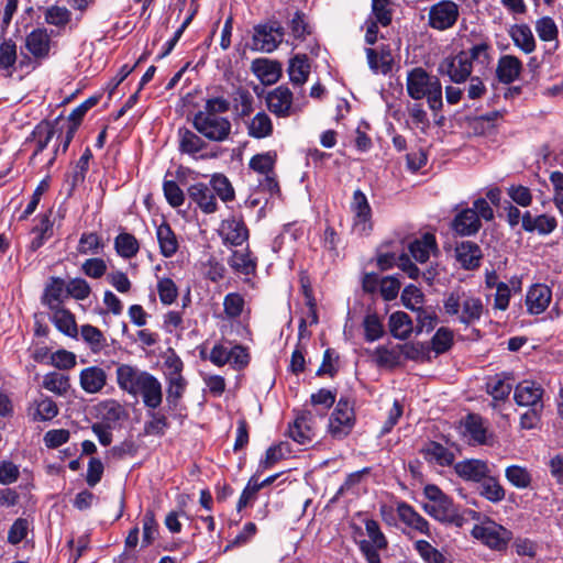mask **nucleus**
I'll use <instances>...</instances> for the list:
<instances>
[{
  "instance_id": "nucleus-1",
  "label": "nucleus",
  "mask_w": 563,
  "mask_h": 563,
  "mask_svg": "<svg viewBox=\"0 0 563 563\" xmlns=\"http://www.w3.org/2000/svg\"><path fill=\"white\" fill-rule=\"evenodd\" d=\"M117 384L123 391L132 396H141L146 407L156 409L163 400L159 380L136 366L119 364L115 369Z\"/></svg>"
},
{
  "instance_id": "nucleus-2",
  "label": "nucleus",
  "mask_w": 563,
  "mask_h": 563,
  "mask_svg": "<svg viewBox=\"0 0 563 563\" xmlns=\"http://www.w3.org/2000/svg\"><path fill=\"white\" fill-rule=\"evenodd\" d=\"M487 44L475 45L470 53L461 52L454 56H448L441 60L438 71L442 76H448L453 82L465 81L472 73V60L484 63L488 58Z\"/></svg>"
},
{
  "instance_id": "nucleus-3",
  "label": "nucleus",
  "mask_w": 563,
  "mask_h": 563,
  "mask_svg": "<svg viewBox=\"0 0 563 563\" xmlns=\"http://www.w3.org/2000/svg\"><path fill=\"white\" fill-rule=\"evenodd\" d=\"M481 218L485 220L493 218V210L483 198L475 200L473 208L465 209L455 217L453 229L461 235H471L477 232L481 225Z\"/></svg>"
},
{
  "instance_id": "nucleus-4",
  "label": "nucleus",
  "mask_w": 563,
  "mask_h": 563,
  "mask_svg": "<svg viewBox=\"0 0 563 563\" xmlns=\"http://www.w3.org/2000/svg\"><path fill=\"white\" fill-rule=\"evenodd\" d=\"M265 104L279 119L296 115L302 110V104L295 102L292 91L285 85L269 90L265 96Z\"/></svg>"
},
{
  "instance_id": "nucleus-5",
  "label": "nucleus",
  "mask_w": 563,
  "mask_h": 563,
  "mask_svg": "<svg viewBox=\"0 0 563 563\" xmlns=\"http://www.w3.org/2000/svg\"><path fill=\"white\" fill-rule=\"evenodd\" d=\"M194 128L206 139L213 142L225 141L231 133V122L222 115H210L208 112H197L192 119Z\"/></svg>"
},
{
  "instance_id": "nucleus-6",
  "label": "nucleus",
  "mask_w": 563,
  "mask_h": 563,
  "mask_svg": "<svg viewBox=\"0 0 563 563\" xmlns=\"http://www.w3.org/2000/svg\"><path fill=\"white\" fill-rule=\"evenodd\" d=\"M285 29L278 21H268L254 26L252 49L272 53L283 43Z\"/></svg>"
},
{
  "instance_id": "nucleus-7",
  "label": "nucleus",
  "mask_w": 563,
  "mask_h": 563,
  "mask_svg": "<svg viewBox=\"0 0 563 563\" xmlns=\"http://www.w3.org/2000/svg\"><path fill=\"white\" fill-rule=\"evenodd\" d=\"M455 472L459 476L479 483V493L488 500H493L492 478L488 476V465L481 460H466L455 465Z\"/></svg>"
},
{
  "instance_id": "nucleus-8",
  "label": "nucleus",
  "mask_w": 563,
  "mask_h": 563,
  "mask_svg": "<svg viewBox=\"0 0 563 563\" xmlns=\"http://www.w3.org/2000/svg\"><path fill=\"white\" fill-rule=\"evenodd\" d=\"M355 423L353 405L347 398H340L329 421V432L335 439H343L352 431Z\"/></svg>"
},
{
  "instance_id": "nucleus-9",
  "label": "nucleus",
  "mask_w": 563,
  "mask_h": 563,
  "mask_svg": "<svg viewBox=\"0 0 563 563\" xmlns=\"http://www.w3.org/2000/svg\"><path fill=\"white\" fill-rule=\"evenodd\" d=\"M353 212V232L358 235H366L372 230V209L363 191L356 189L351 201Z\"/></svg>"
},
{
  "instance_id": "nucleus-10",
  "label": "nucleus",
  "mask_w": 563,
  "mask_h": 563,
  "mask_svg": "<svg viewBox=\"0 0 563 563\" xmlns=\"http://www.w3.org/2000/svg\"><path fill=\"white\" fill-rule=\"evenodd\" d=\"M457 18L459 7L450 0L440 1L429 10V25L439 31L452 27Z\"/></svg>"
},
{
  "instance_id": "nucleus-11",
  "label": "nucleus",
  "mask_w": 563,
  "mask_h": 563,
  "mask_svg": "<svg viewBox=\"0 0 563 563\" xmlns=\"http://www.w3.org/2000/svg\"><path fill=\"white\" fill-rule=\"evenodd\" d=\"M543 388L540 384L532 380H523L519 383L514 391V399L517 405L543 409Z\"/></svg>"
},
{
  "instance_id": "nucleus-12",
  "label": "nucleus",
  "mask_w": 563,
  "mask_h": 563,
  "mask_svg": "<svg viewBox=\"0 0 563 563\" xmlns=\"http://www.w3.org/2000/svg\"><path fill=\"white\" fill-rule=\"evenodd\" d=\"M396 511L399 520L411 531L432 539V531L429 522L418 511H416L411 505L405 501H399L397 503Z\"/></svg>"
},
{
  "instance_id": "nucleus-13",
  "label": "nucleus",
  "mask_w": 563,
  "mask_h": 563,
  "mask_svg": "<svg viewBox=\"0 0 563 563\" xmlns=\"http://www.w3.org/2000/svg\"><path fill=\"white\" fill-rule=\"evenodd\" d=\"M422 508L429 516L440 522L462 525V519L457 515L453 501L446 495L434 503H424Z\"/></svg>"
},
{
  "instance_id": "nucleus-14",
  "label": "nucleus",
  "mask_w": 563,
  "mask_h": 563,
  "mask_svg": "<svg viewBox=\"0 0 563 563\" xmlns=\"http://www.w3.org/2000/svg\"><path fill=\"white\" fill-rule=\"evenodd\" d=\"M276 161L277 153L275 151H268L254 155L249 163V167L252 170L266 176L265 183L271 191L278 189V183L274 176Z\"/></svg>"
},
{
  "instance_id": "nucleus-15",
  "label": "nucleus",
  "mask_w": 563,
  "mask_h": 563,
  "mask_svg": "<svg viewBox=\"0 0 563 563\" xmlns=\"http://www.w3.org/2000/svg\"><path fill=\"white\" fill-rule=\"evenodd\" d=\"M219 234L224 244L242 245L249 239V230L241 218L224 219L219 227Z\"/></svg>"
},
{
  "instance_id": "nucleus-16",
  "label": "nucleus",
  "mask_w": 563,
  "mask_h": 563,
  "mask_svg": "<svg viewBox=\"0 0 563 563\" xmlns=\"http://www.w3.org/2000/svg\"><path fill=\"white\" fill-rule=\"evenodd\" d=\"M433 80H439L434 76H430L423 68L416 67L407 75V92L415 99L420 100L424 98L428 90L433 86Z\"/></svg>"
},
{
  "instance_id": "nucleus-17",
  "label": "nucleus",
  "mask_w": 563,
  "mask_h": 563,
  "mask_svg": "<svg viewBox=\"0 0 563 563\" xmlns=\"http://www.w3.org/2000/svg\"><path fill=\"white\" fill-rule=\"evenodd\" d=\"M552 300V290L544 284L532 285L526 296V306L530 314L545 311Z\"/></svg>"
},
{
  "instance_id": "nucleus-18",
  "label": "nucleus",
  "mask_w": 563,
  "mask_h": 563,
  "mask_svg": "<svg viewBox=\"0 0 563 563\" xmlns=\"http://www.w3.org/2000/svg\"><path fill=\"white\" fill-rule=\"evenodd\" d=\"M189 198L203 213H213L218 209V202L212 188L203 183H197L188 188Z\"/></svg>"
},
{
  "instance_id": "nucleus-19",
  "label": "nucleus",
  "mask_w": 563,
  "mask_h": 563,
  "mask_svg": "<svg viewBox=\"0 0 563 563\" xmlns=\"http://www.w3.org/2000/svg\"><path fill=\"white\" fill-rule=\"evenodd\" d=\"M521 223L522 229L526 232H537L540 235H548L552 233L558 227V221L554 216L545 213L532 216L529 211L522 214Z\"/></svg>"
},
{
  "instance_id": "nucleus-20",
  "label": "nucleus",
  "mask_w": 563,
  "mask_h": 563,
  "mask_svg": "<svg viewBox=\"0 0 563 563\" xmlns=\"http://www.w3.org/2000/svg\"><path fill=\"white\" fill-rule=\"evenodd\" d=\"M251 70L264 85H273L282 77V64L267 58L254 59Z\"/></svg>"
},
{
  "instance_id": "nucleus-21",
  "label": "nucleus",
  "mask_w": 563,
  "mask_h": 563,
  "mask_svg": "<svg viewBox=\"0 0 563 563\" xmlns=\"http://www.w3.org/2000/svg\"><path fill=\"white\" fill-rule=\"evenodd\" d=\"M288 435L299 444L312 442L314 432L312 428V415L308 411L299 413L294 423L288 428Z\"/></svg>"
},
{
  "instance_id": "nucleus-22",
  "label": "nucleus",
  "mask_w": 563,
  "mask_h": 563,
  "mask_svg": "<svg viewBox=\"0 0 563 563\" xmlns=\"http://www.w3.org/2000/svg\"><path fill=\"white\" fill-rule=\"evenodd\" d=\"M25 47L35 58H45L51 48V36L46 29H35L25 37Z\"/></svg>"
},
{
  "instance_id": "nucleus-23",
  "label": "nucleus",
  "mask_w": 563,
  "mask_h": 563,
  "mask_svg": "<svg viewBox=\"0 0 563 563\" xmlns=\"http://www.w3.org/2000/svg\"><path fill=\"white\" fill-rule=\"evenodd\" d=\"M65 121L66 120L64 118L58 117L53 123L42 122L35 128L33 131V137L35 140V151L33 153V157L46 148L57 130L62 131L64 129L60 123H64Z\"/></svg>"
},
{
  "instance_id": "nucleus-24",
  "label": "nucleus",
  "mask_w": 563,
  "mask_h": 563,
  "mask_svg": "<svg viewBox=\"0 0 563 563\" xmlns=\"http://www.w3.org/2000/svg\"><path fill=\"white\" fill-rule=\"evenodd\" d=\"M79 382L86 393L97 394L106 386L107 374L99 366H90L80 372Z\"/></svg>"
},
{
  "instance_id": "nucleus-25",
  "label": "nucleus",
  "mask_w": 563,
  "mask_h": 563,
  "mask_svg": "<svg viewBox=\"0 0 563 563\" xmlns=\"http://www.w3.org/2000/svg\"><path fill=\"white\" fill-rule=\"evenodd\" d=\"M58 415V407L56 402L47 396L42 395L40 398L33 400L29 407V416L32 421H48Z\"/></svg>"
},
{
  "instance_id": "nucleus-26",
  "label": "nucleus",
  "mask_w": 563,
  "mask_h": 563,
  "mask_svg": "<svg viewBox=\"0 0 563 563\" xmlns=\"http://www.w3.org/2000/svg\"><path fill=\"white\" fill-rule=\"evenodd\" d=\"M508 35L523 53L530 54L536 49V40L529 25L514 24L508 29Z\"/></svg>"
},
{
  "instance_id": "nucleus-27",
  "label": "nucleus",
  "mask_w": 563,
  "mask_h": 563,
  "mask_svg": "<svg viewBox=\"0 0 563 563\" xmlns=\"http://www.w3.org/2000/svg\"><path fill=\"white\" fill-rule=\"evenodd\" d=\"M247 134L257 140L266 139L273 135L274 125L271 117L265 111L257 112L246 123Z\"/></svg>"
},
{
  "instance_id": "nucleus-28",
  "label": "nucleus",
  "mask_w": 563,
  "mask_h": 563,
  "mask_svg": "<svg viewBox=\"0 0 563 563\" xmlns=\"http://www.w3.org/2000/svg\"><path fill=\"white\" fill-rule=\"evenodd\" d=\"M462 434L472 444H483L486 439V428L478 415L471 413L461 424Z\"/></svg>"
},
{
  "instance_id": "nucleus-29",
  "label": "nucleus",
  "mask_w": 563,
  "mask_h": 563,
  "mask_svg": "<svg viewBox=\"0 0 563 563\" xmlns=\"http://www.w3.org/2000/svg\"><path fill=\"white\" fill-rule=\"evenodd\" d=\"M522 69V63L514 55H504L498 60L496 74L498 79L505 84L515 81Z\"/></svg>"
},
{
  "instance_id": "nucleus-30",
  "label": "nucleus",
  "mask_w": 563,
  "mask_h": 563,
  "mask_svg": "<svg viewBox=\"0 0 563 563\" xmlns=\"http://www.w3.org/2000/svg\"><path fill=\"white\" fill-rule=\"evenodd\" d=\"M495 308L506 310L509 305L510 297L521 291V280L514 276L508 280V283L500 282L495 284Z\"/></svg>"
},
{
  "instance_id": "nucleus-31",
  "label": "nucleus",
  "mask_w": 563,
  "mask_h": 563,
  "mask_svg": "<svg viewBox=\"0 0 563 563\" xmlns=\"http://www.w3.org/2000/svg\"><path fill=\"white\" fill-rule=\"evenodd\" d=\"M156 238L159 245L161 254L164 257H172L178 251L179 244L176 234L170 225L162 222L156 229Z\"/></svg>"
},
{
  "instance_id": "nucleus-32",
  "label": "nucleus",
  "mask_w": 563,
  "mask_h": 563,
  "mask_svg": "<svg viewBox=\"0 0 563 563\" xmlns=\"http://www.w3.org/2000/svg\"><path fill=\"white\" fill-rule=\"evenodd\" d=\"M310 74V64L307 55L298 54L289 60L288 75L294 86H303Z\"/></svg>"
},
{
  "instance_id": "nucleus-33",
  "label": "nucleus",
  "mask_w": 563,
  "mask_h": 563,
  "mask_svg": "<svg viewBox=\"0 0 563 563\" xmlns=\"http://www.w3.org/2000/svg\"><path fill=\"white\" fill-rule=\"evenodd\" d=\"M481 256L479 247L472 242H462L455 247V258L466 269L477 267Z\"/></svg>"
},
{
  "instance_id": "nucleus-34",
  "label": "nucleus",
  "mask_w": 563,
  "mask_h": 563,
  "mask_svg": "<svg viewBox=\"0 0 563 563\" xmlns=\"http://www.w3.org/2000/svg\"><path fill=\"white\" fill-rule=\"evenodd\" d=\"M179 151L183 154L195 156L207 147V143L195 132L181 128L178 130Z\"/></svg>"
},
{
  "instance_id": "nucleus-35",
  "label": "nucleus",
  "mask_w": 563,
  "mask_h": 563,
  "mask_svg": "<svg viewBox=\"0 0 563 563\" xmlns=\"http://www.w3.org/2000/svg\"><path fill=\"white\" fill-rule=\"evenodd\" d=\"M51 320L55 327L68 336H76L78 329L74 314L63 306L51 309Z\"/></svg>"
},
{
  "instance_id": "nucleus-36",
  "label": "nucleus",
  "mask_w": 563,
  "mask_h": 563,
  "mask_svg": "<svg viewBox=\"0 0 563 563\" xmlns=\"http://www.w3.org/2000/svg\"><path fill=\"white\" fill-rule=\"evenodd\" d=\"M228 264L235 273L243 275H252L256 271V258L252 257L249 249L233 251Z\"/></svg>"
},
{
  "instance_id": "nucleus-37",
  "label": "nucleus",
  "mask_w": 563,
  "mask_h": 563,
  "mask_svg": "<svg viewBox=\"0 0 563 563\" xmlns=\"http://www.w3.org/2000/svg\"><path fill=\"white\" fill-rule=\"evenodd\" d=\"M65 290L66 285L64 280L59 277H52L49 284L45 287L42 302L46 305L49 310L62 307Z\"/></svg>"
},
{
  "instance_id": "nucleus-38",
  "label": "nucleus",
  "mask_w": 563,
  "mask_h": 563,
  "mask_svg": "<svg viewBox=\"0 0 563 563\" xmlns=\"http://www.w3.org/2000/svg\"><path fill=\"white\" fill-rule=\"evenodd\" d=\"M366 56L368 66L374 73L387 74L391 70L393 56L389 49L377 53L373 48H366Z\"/></svg>"
},
{
  "instance_id": "nucleus-39",
  "label": "nucleus",
  "mask_w": 563,
  "mask_h": 563,
  "mask_svg": "<svg viewBox=\"0 0 563 563\" xmlns=\"http://www.w3.org/2000/svg\"><path fill=\"white\" fill-rule=\"evenodd\" d=\"M389 329L396 339L406 340L412 332L411 319L402 311L394 312L389 317Z\"/></svg>"
},
{
  "instance_id": "nucleus-40",
  "label": "nucleus",
  "mask_w": 563,
  "mask_h": 563,
  "mask_svg": "<svg viewBox=\"0 0 563 563\" xmlns=\"http://www.w3.org/2000/svg\"><path fill=\"white\" fill-rule=\"evenodd\" d=\"M435 250V238L431 233H426L422 239L413 241L409 251L413 258L420 263L429 260L430 253Z\"/></svg>"
},
{
  "instance_id": "nucleus-41",
  "label": "nucleus",
  "mask_w": 563,
  "mask_h": 563,
  "mask_svg": "<svg viewBox=\"0 0 563 563\" xmlns=\"http://www.w3.org/2000/svg\"><path fill=\"white\" fill-rule=\"evenodd\" d=\"M421 452L428 461L443 466L451 465L454 461L453 453L438 442H429Z\"/></svg>"
},
{
  "instance_id": "nucleus-42",
  "label": "nucleus",
  "mask_w": 563,
  "mask_h": 563,
  "mask_svg": "<svg viewBox=\"0 0 563 563\" xmlns=\"http://www.w3.org/2000/svg\"><path fill=\"white\" fill-rule=\"evenodd\" d=\"M287 25L290 30V34L297 41H305L307 36L312 33V27L306 14L298 10L295 11L292 16L288 20Z\"/></svg>"
},
{
  "instance_id": "nucleus-43",
  "label": "nucleus",
  "mask_w": 563,
  "mask_h": 563,
  "mask_svg": "<svg viewBox=\"0 0 563 563\" xmlns=\"http://www.w3.org/2000/svg\"><path fill=\"white\" fill-rule=\"evenodd\" d=\"M42 386L55 395L64 396L70 387L69 377L58 372H51L43 377Z\"/></svg>"
},
{
  "instance_id": "nucleus-44",
  "label": "nucleus",
  "mask_w": 563,
  "mask_h": 563,
  "mask_svg": "<svg viewBox=\"0 0 563 563\" xmlns=\"http://www.w3.org/2000/svg\"><path fill=\"white\" fill-rule=\"evenodd\" d=\"M534 30L543 42H554L559 37V27L551 16L539 18L534 22Z\"/></svg>"
},
{
  "instance_id": "nucleus-45",
  "label": "nucleus",
  "mask_w": 563,
  "mask_h": 563,
  "mask_svg": "<svg viewBox=\"0 0 563 563\" xmlns=\"http://www.w3.org/2000/svg\"><path fill=\"white\" fill-rule=\"evenodd\" d=\"M209 186L212 188L214 196L217 195L224 202L232 201L235 197L230 180L222 174L213 175Z\"/></svg>"
},
{
  "instance_id": "nucleus-46",
  "label": "nucleus",
  "mask_w": 563,
  "mask_h": 563,
  "mask_svg": "<svg viewBox=\"0 0 563 563\" xmlns=\"http://www.w3.org/2000/svg\"><path fill=\"white\" fill-rule=\"evenodd\" d=\"M114 246L118 254L124 258H131L139 252V242L130 233H121L115 238Z\"/></svg>"
},
{
  "instance_id": "nucleus-47",
  "label": "nucleus",
  "mask_w": 563,
  "mask_h": 563,
  "mask_svg": "<svg viewBox=\"0 0 563 563\" xmlns=\"http://www.w3.org/2000/svg\"><path fill=\"white\" fill-rule=\"evenodd\" d=\"M91 157L92 153L90 148H86L76 163L71 174L67 177V183L70 185V189H74L78 184L84 181Z\"/></svg>"
},
{
  "instance_id": "nucleus-48",
  "label": "nucleus",
  "mask_w": 563,
  "mask_h": 563,
  "mask_svg": "<svg viewBox=\"0 0 563 563\" xmlns=\"http://www.w3.org/2000/svg\"><path fill=\"white\" fill-rule=\"evenodd\" d=\"M506 478L517 488L525 489L530 486L532 477L530 472L519 465H511L506 468Z\"/></svg>"
},
{
  "instance_id": "nucleus-49",
  "label": "nucleus",
  "mask_w": 563,
  "mask_h": 563,
  "mask_svg": "<svg viewBox=\"0 0 563 563\" xmlns=\"http://www.w3.org/2000/svg\"><path fill=\"white\" fill-rule=\"evenodd\" d=\"M81 338L86 343L89 344L90 349L93 352L101 351L104 346H107V340L103 333L96 327L90 324H85L80 329Z\"/></svg>"
},
{
  "instance_id": "nucleus-50",
  "label": "nucleus",
  "mask_w": 563,
  "mask_h": 563,
  "mask_svg": "<svg viewBox=\"0 0 563 563\" xmlns=\"http://www.w3.org/2000/svg\"><path fill=\"white\" fill-rule=\"evenodd\" d=\"M16 58V44L11 38L4 40L0 44V70H7L11 75Z\"/></svg>"
},
{
  "instance_id": "nucleus-51",
  "label": "nucleus",
  "mask_w": 563,
  "mask_h": 563,
  "mask_svg": "<svg viewBox=\"0 0 563 563\" xmlns=\"http://www.w3.org/2000/svg\"><path fill=\"white\" fill-rule=\"evenodd\" d=\"M483 311V305L477 298H465L462 302L459 319L461 322L468 323L478 319Z\"/></svg>"
},
{
  "instance_id": "nucleus-52",
  "label": "nucleus",
  "mask_w": 563,
  "mask_h": 563,
  "mask_svg": "<svg viewBox=\"0 0 563 563\" xmlns=\"http://www.w3.org/2000/svg\"><path fill=\"white\" fill-rule=\"evenodd\" d=\"M415 550L427 563H443V554L427 540H418L413 544Z\"/></svg>"
},
{
  "instance_id": "nucleus-53",
  "label": "nucleus",
  "mask_w": 563,
  "mask_h": 563,
  "mask_svg": "<svg viewBox=\"0 0 563 563\" xmlns=\"http://www.w3.org/2000/svg\"><path fill=\"white\" fill-rule=\"evenodd\" d=\"M103 244L101 239L96 233H84L79 239L77 251L79 254H92L97 255L102 250Z\"/></svg>"
},
{
  "instance_id": "nucleus-54",
  "label": "nucleus",
  "mask_w": 563,
  "mask_h": 563,
  "mask_svg": "<svg viewBox=\"0 0 563 563\" xmlns=\"http://www.w3.org/2000/svg\"><path fill=\"white\" fill-rule=\"evenodd\" d=\"M158 534V525L152 510H147L143 517L142 547L151 545Z\"/></svg>"
},
{
  "instance_id": "nucleus-55",
  "label": "nucleus",
  "mask_w": 563,
  "mask_h": 563,
  "mask_svg": "<svg viewBox=\"0 0 563 563\" xmlns=\"http://www.w3.org/2000/svg\"><path fill=\"white\" fill-rule=\"evenodd\" d=\"M401 301L406 308L417 311L421 309L420 306L423 301V294L415 285H408L402 290Z\"/></svg>"
},
{
  "instance_id": "nucleus-56",
  "label": "nucleus",
  "mask_w": 563,
  "mask_h": 563,
  "mask_svg": "<svg viewBox=\"0 0 563 563\" xmlns=\"http://www.w3.org/2000/svg\"><path fill=\"white\" fill-rule=\"evenodd\" d=\"M66 292L77 300H85L89 297L91 288L85 279L73 278L66 285Z\"/></svg>"
},
{
  "instance_id": "nucleus-57",
  "label": "nucleus",
  "mask_w": 563,
  "mask_h": 563,
  "mask_svg": "<svg viewBox=\"0 0 563 563\" xmlns=\"http://www.w3.org/2000/svg\"><path fill=\"white\" fill-rule=\"evenodd\" d=\"M157 291L164 305L173 303L178 296V289L170 278L159 279L157 283Z\"/></svg>"
},
{
  "instance_id": "nucleus-58",
  "label": "nucleus",
  "mask_w": 563,
  "mask_h": 563,
  "mask_svg": "<svg viewBox=\"0 0 563 563\" xmlns=\"http://www.w3.org/2000/svg\"><path fill=\"white\" fill-rule=\"evenodd\" d=\"M224 312L229 318L239 317L244 308V299L238 292L228 294L223 300Z\"/></svg>"
},
{
  "instance_id": "nucleus-59",
  "label": "nucleus",
  "mask_w": 563,
  "mask_h": 563,
  "mask_svg": "<svg viewBox=\"0 0 563 563\" xmlns=\"http://www.w3.org/2000/svg\"><path fill=\"white\" fill-rule=\"evenodd\" d=\"M365 338L367 341L378 340L383 333V324L376 314H367L364 319Z\"/></svg>"
},
{
  "instance_id": "nucleus-60",
  "label": "nucleus",
  "mask_w": 563,
  "mask_h": 563,
  "mask_svg": "<svg viewBox=\"0 0 563 563\" xmlns=\"http://www.w3.org/2000/svg\"><path fill=\"white\" fill-rule=\"evenodd\" d=\"M81 271L88 277L100 278L107 272V264L100 257L88 258L82 263Z\"/></svg>"
},
{
  "instance_id": "nucleus-61",
  "label": "nucleus",
  "mask_w": 563,
  "mask_h": 563,
  "mask_svg": "<svg viewBox=\"0 0 563 563\" xmlns=\"http://www.w3.org/2000/svg\"><path fill=\"white\" fill-rule=\"evenodd\" d=\"M365 529L371 544H373L376 549H385L387 547V540L380 531L377 521L367 519L365 521Z\"/></svg>"
},
{
  "instance_id": "nucleus-62",
  "label": "nucleus",
  "mask_w": 563,
  "mask_h": 563,
  "mask_svg": "<svg viewBox=\"0 0 563 563\" xmlns=\"http://www.w3.org/2000/svg\"><path fill=\"white\" fill-rule=\"evenodd\" d=\"M289 452L290 451L288 449L287 443L280 442L276 445H273L266 451V455L264 461L262 462V465L265 468H268L278 461H280L282 459H284Z\"/></svg>"
},
{
  "instance_id": "nucleus-63",
  "label": "nucleus",
  "mask_w": 563,
  "mask_h": 563,
  "mask_svg": "<svg viewBox=\"0 0 563 563\" xmlns=\"http://www.w3.org/2000/svg\"><path fill=\"white\" fill-rule=\"evenodd\" d=\"M164 195L172 207H179L184 203L185 196L176 181L166 180L163 186Z\"/></svg>"
},
{
  "instance_id": "nucleus-64",
  "label": "nucleus",
  "mask_w": 563,
  "mask_h": 563,
  "mask_svg": "<svg viewBox=\"0 0 563 563\" xmlns=\"http://www.w3.org/2000/svg\"><path fill=\"white\" fill-rule=\"evenodd\" d=\"M70 13L66 8L54 5L47 9L45 21L48 24L62 26L68 23Z\"/></svg>"
}]
</instances>
